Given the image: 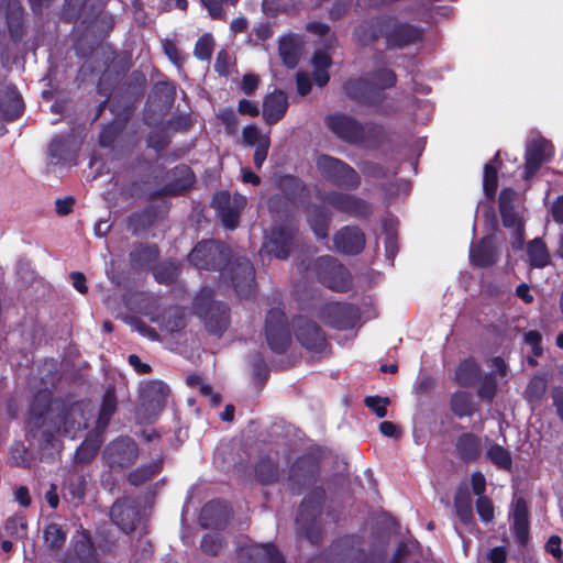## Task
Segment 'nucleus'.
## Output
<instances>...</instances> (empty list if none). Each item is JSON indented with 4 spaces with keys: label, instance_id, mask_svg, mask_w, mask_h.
Instances as JSON below:
<instances>
[{
    "label": "nucleus",
    "instance_id": "1",
    "mask_svg": "<svg viewBox=\"0 0 563 563\" xmlns=\"http://www.w3.org/2000/svg\"><path fill=\"white\" fill-rule=\"evenodd\" d=\"M325 128L340 141L365 150L378 148L385 140V129L373 121L361 122L354 117L335 112L325 115Z\"/></svg>",
    "mask_w": 563,
    "mask_h": 563
},
{
    "label": "nucleus",
    "instance_id": "44",
    "mask_svg": "<svg viewBox=\"0 0 563 563\" xmlns=\"http://www.w3.org/2000/svg\"><path fill=\"white\" fill-rule=\"evenodd\" d=\"M163 468V461L157 460L147 464H142L136 468L132 470L128 475V482L132 486H141L147 481L152 479L155 475L161 473Z\"/></svg>",
    "mask_w": 563,
    "mask_h": 563
},
{
    "label": "nucleus",
    "instance_id": "59",
    "mask_svg": "<svg viewBox=\"0 0 563 563\" xmlns=\"http://www.w3.org/2000/svg\"><path fill=\"white\" fill-rule=\"evenodd\" d=\"M5 533L14 539H23L27 534V522L23 515H13L9 517L4 525Z\"/></svg>",
    "mask_w": 563,
    "mask_h": 563
},
{
    "label": "nucleus",
    "instance_id": "45",
    "mask_svg": "<svg viewBox=\"0 0 563 563\" xmlns=\"http://www.w3.org/2000/svg\"><path fill=\"white\" fill-rule=\"evenodd\" d=\"M152 273L158 284L170 286L176 283L180 268L176 261L166 260L155 264L152 268Z\"/></svg>",
    "mask_w": 563,
    "mask_h": 563
},
{
    "label": "nucleus",
    "instance_id": "35",
    "mask_svg": "<svg viewBox=\"0 0 563 563\" xmlns=\"http://www.w3.org/2000/svg\"><path fill=\"white\" fill-rule=\"evenodd\" d=\"M276 185L284 198L290 203H296L308 195V187L305 181L290 174L279 176Z\"/></svg>",
    "mask_w": 563,
    "mask_h": 563
},
{
    "label": "nucleus",
    "instance_id": "42",
    "mask_svg": "<svg viewBox=\"0 0 563 563\" xmlns=\"http://www.w3.org/2000/svg\"><path fill=\"white\" fill-rule=\"evenodd\" d=\"M249 560L250 563H285L284 555L273 543L252 548Z\"/></svg>",
    "mask_w": 563,
    "mask_h": 563
},
{
    "label": "nucleus",
    "instance_id": "21",
    "mask_svg": "<svg viewBox=\"0 0 563 563\" xmlns=\"http://www.w3.org/2000/svg\"><path fill=\"white\" fill-rule=\"evenodd\" d=\"M334 249L338 253L355 256L363 252L366 236L357 225H344L333 235Z\"/></svg>",
    "mask_w": 563,
    "mask_h": 563
},
{
    "label": "nucleus",
    "instance_id": "27",
    "mask_svg": "<svg viewBox=\"0 0 563 563\" xmlns=\"http://www.w3.org/2000/svg\"><path fill=\"white\" fill-rule=\"evenodd\" d=\"M511 532L518 544L525 547L530 537L529 532V509L525 498L519 497L514 504Z\"/></svg>",
    "mask_w": 563,
    "mask_h": 563
},
{
    "label": "nucleus",
    "instance_id": "3",
    "mask_svg": "<svg viewBox=\"0 0 563 563\" xmlns=\"http://www.w3.org/2000/svg\"><path fill=\"white\" fill-rule=\"evenodd\" d=\"M191 311L203 322L206 331L211 335L221 338L230 327V308L225 302L214 300V292L210 287H202L197 292Z\"/></svg>",
    "mask_w": 563,
    "mask_h": 563
},
{
    "label": "nucleus",
    "instance_id": "61",
    "mask_svg": "<svg viewBox=\"0 0 563 563\" xmlns=\"http://www.w3.org/2000/svg\"><path fill=\"white\" fill-rule=\"evenodd\" d=\"M87 0H65L62 9V19L68 23H76L82 14Z\"/></svg>",
    "mask_w": 563,
    "mask_h": 563
},
{
    "label": "nucleus",
    "instance_id": "36",
    "mask_svg": "<svg viewBox=\"0 0 563 563\" xmlns=\"http://www.w3.org/2000/svg\"><path fill=\"white\" fill-rule=\"evenodd\" d=\"M152 321L159 323L169 333L180 332L187 325L185 309L179 306L164 309L157 318H152Z\"/></svg>",
    "mask_w": 563,
    "mask_h": 563
},
{
    "label": "nucleus",
    "instance_id": "12",
    "mask_svg": "<svg viewBox=\"0 0 563 563\" xmlns=\"http://www.w3.org/2000/svg\"><path fill=\"white\" fill-rule=\"evenodd\" d=\"M320 473V463L312 454L298 456L289 467L287 483L288 489L299 496L307 486L312 484Z\"/></svg>",
    "mask_w": 563,
    "mask_h": 563
},
{
    "label": "nucleus",
    "instance_id": "22",
    "mask_svg": "<svg viewBox=\"0 0 563 563\" xmlns=\"http://www.w3.org/2000/svg\"><path fill=\"white\" fill-rule=\"evenodd\" d=\"M110 518L123 532L131 533L136 529L140 510L129 497L118 499L110 509Z\"/></svg>",
    "mask_w": 563,
    "mask_h": 563
},
{
    "label": "nucleus",
    "instance_id": "46",
    "mask_svg": "<svg viewBox=\"0 0 563 563\" xmlns=\"http://www.w3.org/2000/svg\"><path fill=\"white\" fill-rule=\"evenodd\" d=\"M527 254L533 268H543L550 263V253L541 238H536L527 244Z\"/></svg>",
    "mask_w": 563,
    "mask_h": 563
},
{
    "label": "nucleus",
    "instance_id": "50",
    "mask_svg": "<svg viewBox=\"0 0 563 563\" xmlns=\"http://www.w3.org/2000/svg\"><path fill=\"white\" fill-rule=\"evenodd\" d=\"M450 407L459 418L471 417L476 410L472 396L465 391L454 393L450 400Z\"/></svg>",
    "mask_w": 563,
    "mask_h": 563
},
{
    "label": "nucleus",
    "instance_id": "9",
    "mask_svg": "<svg viewBox=\"0 0 563 563\" xmlns=\"http://www.w3.org/2000/svg\"><path fill=\"white\" fill-rule=\"evenodd\" d=\"M264 334L269 350L278 355L285 354L291 344V332L285 312L280 308H271L265 317Z\"/></svg>",
    "mask_w": 563,
    "mask_h": 563
},
{
    "label": "nucleus",
    "instance_id": "16",
    "mask_svg": "<svg viewBox=\"0 0 563 563\" xmlns=\"http://www.w3.org/2000/svg\"><path fill=\"white\" fill-rule=\"evenodd\" d=\"M324 201L338 212L356 219H366L372 214L369 202L355 195L331 190L325 194Z\"/></svg>",
    "mask_w": 563,
    "mask_h": 563
},
{
    "label": "nucleus",
    "instance_id": "37",
    "mask_svg": "<svg viewBox=\"0 0 563 563\" xmlns=\"http://www.w3.org/2000/svg\"><path fill=\"white\" fill-rule=\"evenodd\" d=\"M254 477L262 486L276 484L280 478L279 466L271 456H261L254 465Z\"/></svg>",
    "mask_w": 563,
    "mask_h": 563
},
{
    "label": "nucleus",
    "instance_id": "15",
    "mask_svg": "<svg viewBox=\"0 0 563 563\" xmlns=\"http://www.w3.org/2000/svg\"><path fill=\"white\" fill-rule=\"evenodd\" d=\"M342 88L346 98L360 106L379 108L386 99L385 92L377 89L368 77L350 78Z\"/></svg>",
    "mask_w": 563,
    "mask_h": 563
},
{
    "label": "nucleus",
    "instance_id": "52",
    "mask_svg": "<svg viewBox=\"0 0 563 563\" xmlns=\"http://www.w3.org/2000/svg\"><path fill=\"white\" fill-rule=\"evenodd\" d=\"M154 98L165 109H170L176 100V85L174 81L159 80L153 87Z\"/></svg>",
    "mask_w": 563,
    "mask_h": 563
},
{
    "label": "nucleus",
    "instance_id": "60",
    "mask_svg": "<svg viewBox=\"0 0 563 563\" xmlns=\"http://www.w3.org/2000/svg\"><path fill=\"white\" fill-rule=\"evenodd\" d=\"M10 464L16 467H29L31 464V454L27 448L21 442H14L10 448Z\"/></svg>",
    "mask_w": 563,
    "mask_h": 563
},
{
    "label": "nucleus",
    "instance_id": "56",
    "mask_svg": "<svg viewBox=\"0 0 563 563\" xmlns=\"http://www.w3.org/2000/svg\"><path fill=\"white\" fill-rule=\"evenodd\" d=\"M477 396L485 401H493L497 394L498 382L494 373H486L481 375L477 382Z\"/></svg>",
    "mask_w": 563,
    "mask_h": 563
},
{
    "label": "nucleus",
    "instance_id": "49",
    "mask_svg": "<svg viewBox=\"0 0 563 563\" xmlns=\"http://www.w3.org/2000/svg\"><path fill=\"white\" fill-rule=\"evenodd\" d=\"M156 220V211L153 207L145 208L141 211L133 212L128 220L129 229L134 234L146 231Z\"/></svg>",
    "mask_w": 563,
    "mask_h": 563
},
{
    "label": "nucleus",
    "instance_id": "43",
    "mask_svg": "<svg viewBox=\"0 0 563 563\" xmlns=\"http://www.w3.org/2000/svg\"><path fill=\"white\" fill-rule=\"evenodd\" d=\"M300 45L292 35L284 36L278 43L279 56L288 68H295L300 59Z\"/></svg>",
    "mask_w": 563,
    "mask_h": 563
},
{
    "label": "nucleus",
    "instance_id": "41",
    "mask_svg": "<svg viewBox=\"0 0 563 563\" xmlns=\"http://www.w3.org/2000/svg\"><path fill=\"white\" fill-rule=\"evenodd\" d=\"M453 505L456 517L463 525L468 526L474 522L472 497L466 487H459L456 489Z\"/></svg>",
    "mask_w": 563,
    "mask_h": 563
},
{
    "label": "nucleus",
    "instance_id": "57",
    "mask_svg": "<svg viewBox=\"0 0 563 563\" xmlns=\"http://www.w3.org/2000/svg\"><path fill=\"white\" fill-rule=\"evenodd\" d=\"M227 547L225 539L218 533H206L200 541L201 551L210 556H217Z\"/></svg>",
    "mask_w": 563,
    "mask_h": 563
},
{
    "label": "nucleus",
    "instance_id": "31",
    "mask_svg": "<svg viewBox=\"0 0 563 563\" xmlns=\"http://www.w3.org/2000/svg\"><path fill=\"white\" fill-rule=\"evenodd\" d=\"M64 563H99L96 548L88 532L84 531L66 555Z\"/></svg>",
    "mask_w": 563,
    "mask_h": 563
},
{
    "label": "nucleus",
    "instance_id": "18",
    "mask_svg": "<svg viewBox=\"0 0 563 563\" xmlns=\"http://www.w3.org/2000/svg\"><path fill=\"white\" fill-rule=\"evenodd\" d=\"M169 181L162 188L154 191L151 197L158 198L163 196H180L192 188L196 183V175L191 167L186 164H179L167 172Z\"/></svg>",
    "mask_w": 563,
    "mask_h": 563
},
{
    "label": "nucleus",
    "instance_id": "23",
    "mask_svg": "<svg viewBox=\"0 0 563 563\" xmlns=\"http://www.w3.org/2000/svg\"><path fill=\"white\" fill-rule=\"evenodd\" d=\"M552 144L543 139H537L529 142L526 146L525 153V170L523 178H532L542 164L552 155Z\"/></svg>",
    "mask_w": 563,
    "mask_h": 563
},
{
    "label": "nucleus",
    "instance_id": "30",
    "mask_svg": "<svg viewBox=\"0 0 563 563\" xmlns=\"http://www.w3.org/2000/svg\"><path fill=\"white\" fill-rule=\"evenodd\" d=\"M159 247L154 243H139L129 254L130 265L134 271L152 267L159 258Z\"/></svg>",
    "mask_w": 563,
    "mask_h": 563
},
{
    "label": "nucleus",
    "instance_id": "19",
    "mask_svg": "<svg viewBox=\"0 0 563 563\" xmlns=\"http://www.w3.org/2000/svg\"><path fill=\"white\" fill-rule=\"evenodd\" d=\"M389 21H393L391 14H382L363 20L352 32L353 41L361 47L375 44L380 37L385 38V30Z\"/></svg>",
    "mask_w": 563,
    "mask_h": 563
},
{
    "label": "nucleus",
    "instance_id": "26",
    "mask_svg": "<svg viewBox=\"0 0 563 563\" xmlns=\"http://www.w3.org/2000/svg\"><path fill=\"white\" fill-rule=\"evenodd\" d=\"M243 143L246 146H255L253 162L257 169L263 167L271 147V137L267 134H261L255 124H249L242 132Z\"/></svg>",
    "mask_w": 563,
    "mask_h": 563
},
{
    "label": "nucleus",
    "instance_id": "51",
    "mask_svg": "<svg viewBox=\"0 0 563 563\" xmlns=\"http://www.w3.org/2000/svg\"><path fill=\"white\" fill-rule=\"evenodd\" d=\"M117 410V393L113 385H108L102 396L101 406L99 409L98 423L100 426H107L111 417Z\"/></svg>",
    "mask_w": 563,
    "mask_h": 563
},
{
    "label": "nucleus",
    "instance_id": "32",
    "mask_svg": "<svg viewBox=\"0 0 563 563\" xmlns=\"http://www.w3.org/2000/svg\"><path fill=\"white\" fill-rule=\"evenodd\" d=\"M457 457L465 463L475 462L482 454L481 438L473 432H464L455 441Z\"/></svg>",
    "mask_w": 563,
    "mask_h": 563
},
{
    "label": "nucleus",
    "instance_id": "58",
    "mask_svg": "<svg viewBox=\"0 0 563 563\" xmlns=\"http://www.w3.org/2000/svg\"><path fill=\"white\" fill-rule=\"evenodd\" d=\"M498 188L497 166L493 162H488L484 166L483 173V190L488 199H493Z\"/></svg>",
    "mask_w": 563,
    "mask_h": 563
},
{
    "label": "nucleus",
    "instance_id": "5",
    "mask_svg": "<svg viewBox=\"0 0 563 563\" xmlns=\"http://www.w3.org/2000/svg\"><path fill=\"white\" fill-rule=\"evenodd\" d=\"M311 271L320 284L333 291L346 292L352 287L351 273L331 255L317 257L312 263Z\"/></svg>",
    "mask_w": 563,
    "mask_h": 563
},
{
    "label": "nucleus",
    "instance_id": "40",
    "mask_svg": "<svg viewBox=\"0 0 563 563\" xmlns=\"http://www.w3.org/2000/svg\"><path fill=\"white\" fill-rule=\"evenodd\" d=\"M73 139L70 135H60L54 137L48 145V156L52 164L69 162L75 155L71 147Z\"/></svg>",
    "mask_w": 563,
    "mask_h": 563
},
{
    "label": "nucleus",
    "instance_id": "33",
    "mask_svg": "<svg viewBox=\"0 0 563 563\" xmlns=\"http://www.w3.org/2000/svg\"><path fill=\"white\" fill-rule=\"evenodd\" d=\"M228 521L227 506L220 500H210L201 509L199 522L202 528H221Z\"/></svg>",
    "mask_w": 563,
    "mask_h": 563
},
{
    "label": "nucleus",
    "instance_id": "6",
    "mask_svg": "<svg viewBox=\"0 0 563 563\" xmlns=\"http://www.w3.org/2000/svg\"><path fill=\"white\" fill-rule=\"evenodd\" d=\"M316 166L322 178L338 188L356 190L361 186L358 173L340 158L321 154L316 159Z\"/></svg>",
    "mask_w": 563,
    "mask_h": 563
},
{
    "label": "nucleus",
    "instance_id": "39",
    "mask_svg": "<svg viewBox=\"0 0 563 563\" xmlns=\"http://www.w3.org/2000/svg\"><path fill=\"white\" fill-rule=\"evenodd\" d=\"M482 375L481 366L473 358L463 360L455 369V382L459 386L467 388L477 384Z\"/></svg>",
    "mask_w": 563,
    "mask_h": 563
},
{
    "label": "nucleus",
    "instance_id": "7",
    "mask_svg": "<svg viewBox=\"0 0 563 563\" xmlns=\"http://www.w3.org/2000/svg\"><path fill=\"white\" fill-rule=\"evenodd\" d=\"M232 250L225 243L203 240L196 244L188 255V261L198 269L219 271L230 258Z\"/></svg>",
    "mask_w": 563,
    "mask_h": 563
},
{
    "label": "nucleus",
    "instance_id": "55",
    "mask_svg": "<svg viewBox=\"0 0 563 563\" xmlns=\"http://www.w3.org/2000/svg\"><path fill=\"white\" fill-rule=\"evenodd\" d=\"M100 445L97 437L85 439L75 452V461L80 464L89 463L97 455Z\"/></svg>",
    "mask_w": 563,
    "mask_h": 563
},
{
    "label": "nucleus",
    "instance_id": "24",
    "mask_svg": "<svg viewBox=\"0 0 563 563\" xmlns=\"http://www.w3.org/2000/svg\"><path fill=\"white\" fill-rule=\"evenodd\" d=\"M498 257L494 234L485 235L470 247V262L474 267H490L497 263Z\"/></svg>",
    "mask_w": 563,
    "mask_h": 563
},
{
    "label": "nucleus",
    "instance_id": "54",
    "mask_svg": "<svg viewBox=\"0 0 563 563\" xmlns=\"http://www.w3.org/2000/svg\"><path fill=\"white\" fill-rule=\"evenodd\" d=\"M368 79L377 89H380L382 92L395 87L397 84L396 73L387 67L374 69L368 74Z\"/></svg>",
    "mask_w": 563,
    "mask_h": 563
},
{
    "label": "nucleus",
    "instance_id": "10",
    "mask_svg": "<svg viewBox=\"0 0 563 563\" xmlns=\"http://www.w3.org/2000/svg\"><path fill=\"white\" fill-rule=\"evenodd\" d=\"M391 19L385 30L387 51L404 49L423 42L424 30L421 26L400 21L395 15H391Z\"/></svg>",
    "mask_w": 563,
    "mask_h": 563
},
{
    "label": "nucleus",
    "instance_id": "17",
    "mask_svg": "<svg viewBox=\"0 0 563 563\" xmlns=\"http://www.w3.org/2000/svg\"><path fill=\"white\" fill-rule=\"evenodd\" d=\"M364 538L360 534H346L333 542L338 553L353 563H382L383 558L374 551L364 549Z\"/></svg>",
    "mask_w": 563,
    "mask_h": 563
},
{
    "label": "nucleus",
    "instance_id": "47",
    "mask_svg": "<svg viewBox=\"0 0 563 563\" xmlns=\"http://www.w3.org/2000/svg\"><path fill=\"white\" fill-rule=\"evenodd\" d=\"M44 543L51 554H57L64 547L67 532L58 523H49L43 532Z\"/></svg>",
    "mask_w": 563,
    "mask_h": 563
},
{
    "label": "nucleus",
    "instance_id": "14",
    "mask_svg": "<svg viewBox=\"0 0 563 563\" xmlns=\"http://www.w3.org/2000/svg\"><path fill=\"white\" fill-rule=\"evenodd\" d=\"M294 334L299 344L314 354H322L329 346L325 332L313 320L299 316L294 319Z\"/></svg>",
    "mask_w": 563,
    "mask_h": 563
},
{
    "label": "nucleus",
    "instance_id": "4",
    "mask_svg": "<svg viewBox=\"0 0 563 563\" xmlns=\"http://www.w3.org/2000/svg\"><path fill=\"white\" fill-rule=\"evenodd\" d=\"M220 282L230 286L241 299L253 298L256 294L255 268L246 256L231 253L221 268Z\"/></svg>",
    "mask_w": 563,
    "mask_h": 563
},
{
    "label": "nucleus",
    "instance_id": "63",
    "mask_svg": "<svg viewBox=\"0 0 563 563\" xmlns=\"http://www.w3.org/2000/svg\"><path fill=\"white\" fill-rule=\"evenodd\" d=\"M213 37L211 34L206 33L201 35L195 44L194 55L199 60H209L213 52Z\"/></svg>",
    "mask_w": 563,
    "mask_h": 563
},
{
    "label": "nucleus",
    "instance_id": "8",
    "mask_svg": "<svg viewBox=\"0 0 563 563\" xmlns=\"http://www.w3.org/2000/svg\"><path fill=\"white\" fill-rule=\"evenodd\" d=\"M60 406L62 411L58 415L59 423L67 424L70 422V410L74 409L76 404L67 406L63 400L53 398V391L48 388H41L33 394L29 405V424L32 428H41L44 426L46 416L52 410V406Z\"/></svg>",
    "mask_w": 563,
    "mask_h": 563
},
{
    "label": "nucleus",
    "instance_id": "11",
    "mask_svg": "<svg viewBox=\"0 0 563 563\" xmlns=\"http://www.w3.org/2000/svg\"><path fill=\"white\" fill-rule=\"evenodd\" d=\"M140 455V448L134 439L120 435L104 449L103 457L107 465L114 471H121L134 465Z\"/></svg>",
    "mask_w": 563,
    "mask_h": 563
},
{
    "label": "nucleus",
    "instance_id": "20",
    "mask_svg": "<svg viewBox=\"0 0 563 563\" xmlns=\"http://www.w3.org/2000/svg\"><path fill=\"white\" fill-rule=\"evenodd\" d=\"M297 234L296 227L284 224L275 227L264 243V247L269 255L278 260H286L290 255Z\"/></svg>",
    "mask_w": 563,
    "mask_h": 563
},
{
    "label": "nucleus",
    "instance_id": "29",
    "mask_svg": "<svg viewBox=\"0 0 563 563\" xmlns=\"http://www.w3.org/2000/svg\"><path fill=\"white\" fill-rule=\"evenodd\" d=\"M24 111V102L14 86L7 87L0 95V112L4 121L18 120Z\"/></svg>",
    "mask_w": 563,
    "mask_h": 563
},
{
    "label": "nucleus",
    "instance_id": "2",
    "mask_svg": "<svg viewBox=\"0 0 563 563\" xmlns=\"http://www.w3.org/2000/svg\"><path fill=\"white\" fill-rule=\"evenodd\" d=\"M325 499V489L322 486H314L300 501L295 518L299 537L314 545L323 538L322 514Z\"/></svg>",
    "mask_w": 563,
    "mask_h": 563
},
{
    "label": "nucleus",
    "instance_id": "62",
    "mask_svg": "<svg viewBox=\"0 0 563 563\" xmlns=\"http://www.w3.org/2000/svg\"><path fill=\"white\" fill-rule=\"evenodd\" d=\"M87 481L82 474L68 477L66 488L71 499L81 500L86 495Z\"/></svg>",
    "mask_w": 563,
    "mask_h": 563
},
{
    "label": "nucleus",
    "instance_id": "38",
    "mask_svg": "<svg viewBox=\"0 0 563 563\" xmlns=\"http://www.w3.org/2000/svg\"><path fill=\"white\" fill-rule=\"evenodd\" d=\"M307 221L318 240L328 239L331 216L325 207L320 205L312 206Z\"/></svg>",
    "mask_w": 563,
    "mask_h": 563
},
{
    "label": "nucleus",
    "instance_id": "64",
    "mask_svg": "<svg viewBox=\"0 0 563 563\" xmlns=\"http://www.w3.org/2000/svg\"><path fill=\"white\" fill-rule=\"evenodd\" d=\"M361 170L362 173L371 178L375 179H388L389 178V170L386 166L373 162V161H364L361 164Z\"/></svg>",
    "mask_w": 563,
    "mask_h": 563
},
{
    "label": "nucleus",
    "instance_id": "53",
    "mask_svg": "<svg viewBox=\"0 0 563 563\" xmlns=\"http://www.w3.org/2000/svg\"><path fill=\"white\" fill-rule=\"evenodd\" d=\"M113 89H114V80H113L112 76L103 73L98 80L96 90H97V93L99 96L103 97L104 99L98 104L96 114L92 119V122L97 121L101 117L102 112L104 111V109L109 102V98H110Z\"/></svg>",
    "mask_w": 563,
    "mask_h": 563
},
{
    "label": "nucleus",
    "instance_id": "25",
    "mask_svg": "<svg viewBox=\"0 0 563 563\" xmlns=\"http://www.w3.org/2000/svg\"><path fill=\"white\" fill-rule=\"evenodd\" d=\"M289 107L288 97L284 90L274 89L263 99L262 117L266 124H277L286 114Z\"/></svg>",
    "mask_w": 563,
    "mask_h": 563
},
{
    "label": "nucleus",
    "instance_id": "28",
    "mask_svg": "<svg viewBox=\"0 0 563 563\" xmlns=\"http://www.w3.org/2000/svg\"><path fill=\"white\" fill-rule=\"evenodd\" d=\"M111 112L114 114L111 122L106 124L99 134V145L101 147H111L117 141L118 136L123 132L129 121L131 111L123 109V111L115 113L114 106L110 107Z\"/></svg>",
    "mask_w": 563,
    "mask_h": 563
},
{
    "label": "nucleus",
    "instance_id": "34",
    "mask_svg": "<svg viewBox=\"0 0 563 563\" xmlns=\"http://www.w3.org/2000/svg\"><path fill=\"white\" fill-rule=\"evenodd\" d=\"M167 386L162 382H148L141 391L143 406L147 410L161 411L166 404Z\"/></svg>",
    "mask_w": 563,
    "mask_h": 563
},
{
    "label": "nucleus",
    "instance_id": "48",
    "mask_svg": "<svg viewBox=\"0 0 563 563\" xmlns=\"http://www.w3.org/2000/svg\"><path fill=\"white\" fill-rule=\"evenodd\" d=\"M486 460L495 465L498 470L511 471L512 456L508 449L498 443L492 444L485 453Z\"/></svg>",
    "mask_w": 563,
    "mask_h": 563
},
{
    "label": "nucleus",
    "instance_id": "13",
    "mask_svg": "<svg viewBox=\"0 0 563 563\" xmlns=\"http://www.w3.org/2000/svg\"><path fill=\"white\" fill-rule=\"evenodd\" d=\"M318 318L329 328L350 330L360 320V309L347 302H325L320 307Z\"/></svg>",
    "mask_w": 563,
    "mask_h": 563
}]
</instances>
